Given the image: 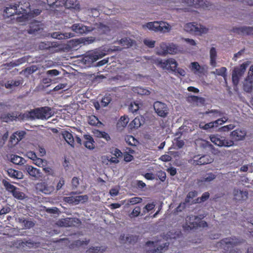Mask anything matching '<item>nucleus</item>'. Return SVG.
I'll use <instances>...</instances> for the list:
<instances>
[{
  "instance_id": "f257e3e1",
  "label": "nucleus",
  "mask_w": 253,
  "mask_h": 253,
  "mask_svg": "<svg viewBox=\"0 0 253 253\" xmlns=\"http://www.w3.org/2000/svg\"><path fill=\"white\" fill-rule=\"evenodd\" d=\"M203 218V217H199L194 215L187 216L185 218V223L182 226L183 230L185 232H189L198 227H207L208 223L202 220Z\"/></svg>"
},
{
  "instance_id": "f03ea898",
  "label": "nucleus",
  "mask_w": 253,
  "mask_h": 253,
  "mask_svg": "<svg viewBox=\"0 0 253 253\" xmlns=\"http://www.w3.org/2000/svg\"><path fill=\"white\" fill-rule=\"evenodd\" d=\"M47 3L50 7L56 8L65 6L68 9L79 10L80 5L78 0H46Z\"/></svg>"
},
{
  "instance_id": "7ed1b4c3",
  "label": "nucleus",
  "mask_w": 253,
  "mask_h": 253,
  "mask_svg": "<svg viewBox=\"0 0 253 253\" xmlns=\"http://www.w3.org/2000/svg\"><path fill=\"white\" fill-rule=\"evenodd\" d=\"M51 109L48 107H44L31 110L28 113V114L26 115V117H28L30 114V116L32 117H36L42 120L50 118L51 116Z\"/></svg>"
},
{
  "instance_id": "20e7f679",
  "label": "nucleus",
  "mask_w": 253,
  "mask_h": 253,
  "mask_svg": "<svg viewBox=\"0 0 253 253\" xmlns=\"http://www.w3.org/2000/svg\"><path fill=\"white\" fill-rule=\"evenodd\" d=\"M143 27L155 31H163L164 32H168L170 29V26L168 23L162 21L149 22Z\"/></svg>"
},
{
  "instance_id": "39448f33",
  "label": "nucleus",
  "mask_w": 253,
  "mask_h": 253,
  "mask_svg": "<svg viewBox=\"0 0 253 253\" xmlns=\"http://www.w3.org/2000/svg\"><path fill=\"white\" fill-rule=\"evenodd\" d=\"M210 140L215 145L220 147H229L234 145V142L233 140L226 139L224 137H222L218 135L213 134L211 135Z\"/></svg>"
},
{
  "instance_id": "423d86ee",
  "label": "nucleus",
  "mask_w": 253,
  "mask_h": 253,
  "mask_svg": "<svg viewBox=\"0 0 253 253\" xmlns=\"http://www.w3.org/2000/svg\"><path fill=\"white\" fill-rule=\"evenodd\" d=\"M178 50L177 46L175 44L162 42L160 44V48L157 52L159 55H165L167 54H173L176 53Z\"/></svg>"
},
{
  "instance_id": "0eeeda50",
  "label": "nucleus",
  "mask_w": 253,
  "mask_h": 253,
  "mask_svg": "<svg viewBox=\"0 0 253 253\" xmlns=\"http://www.w3.org/2000/svg\"><path fill=\"white\" fill-rule=\"evenodd\" d=\"M146 245L148 247H152V249L147 251V253H162L166 250L169 245V243L167 242L158 246V242L153 241H148L146 243Z\"/></svg>"
},
{
  "instance_id": "6e6552de",
  "label": "nucleus",
  "mask_w": 253,
  "mask_h": 253,
  "mask_svg": "<svg viewBox=\"0 0 253 253\" xmlns=\"http://www.w3.org/2000/svg\"><path fill=\"white\" fill-rule=\"evenodd\" d=\"M184 29L187 32L191 34H200L206 33L208 29L206 28H199L195 22H190L186 24L184 26Z\"/></svg>"
},
{
  "instance_id": "1a4fd4ad",
  "label": "nucleus",
  "mask_w": 253,
  "mask_h": 253,
  "mask_svg": "<svg viewBox=\"0 0 253 253\" xmlns=\"http://www.w3.org/2000/svg\"><path fill=\"white\" fill-rule=\"evenodd\" d=\"M200 155L194 156L190 163L193 165H205L212 163L213 159L209 155H204L200 157Z\"/></svg>"
},
{
  "instance_id": "9d476101",
  "label": "nucleus",
  "mask_w": 253,
  "mask_h": 253,
  "mask_svg": "<svg viewBox=\"0 0 253 253\" xmlns=\"http://www.w3.org/2000/svg\"><path fill=\"white\" fill-rule=\"evenodd\" d=\"M154 109L157 115L161 117L165 118L169 114L167 105L162 102L156 101L153 105Z\"/></svg>"
},
{
  "instance_id": "9b49d317",
  "label": "nucleus",
  "mask_w": 253,
  "mask_h": 253,
  "mask_svg": "<svg viewBox=\"0 0 253 253\" xmlns=\"http://www.w3.org/2000/svg\"><path fill=\"white\" fill-rule=\"evenodd\" d=\"M158 65H160L163 69L167 68L172 71H175L178 66L177 62L173 58H169L164 61L162 60L158 61Z\"/></svg>"
},
{
  "instance_id": "f8f14e48",
  "label": "nucleus",
  "mask_w": 253,
  "mask_h": 253,
  "mask_svg": "<svg viewBox=\"0 0 253 253\" xmlns=\"http://www.w3.org/2000/svg\"><path fill=\"white\" fill-rule=\"evenodd\" d=\"M182 2L196 8H208L209 7V2L203 0H182Z\"/></svg>"
},
{
  "instance_id": "ddd939ff",
  "label": "nucleus",
  "mask_w": 253,
  "mask_h": 253,
  "mask_svg": "<svg viewBox=\"0 0 253 253\" xmlns=\"http://www.w3.org/2000/svg\"><path fill=\"white\" fill-rule=\"evenodd\" d=\"M36 188L37 190L47 195L50 194L54 190V187L53 185H49L45 182L38 183L36 185Z\"/></svg>"
},
{
  "instance_id": "4468645a",
  "label": "nucleus",
  "mask_w": 253,
  "mask_h": 253,
  "mask_svg": "<svg viewBox=\"0 0 253 253\" xmlns=\"http://www.w3.org/2000/svg\"><path fill=\"white\" fill-rule=\"evenodd\" d=\"M232 32L242 36H253V27L242 26L240 27H233Z\"/></svg>"
},
{
  "instance_id": "2eb2a0df",
  "label": "nucleus",
  "mask_w": 253,
  "mask_h": 253,
  "mask_svg": "<svg viewBox=\"0 0 253 253\" xmlns=\"http://www.w3.org/2000/svg\"><path fill=\"white\" fill-rule=\"evenodd\" d=\"M41 50H48L50 53H55L58 51V45L55 42H41L39 45Z\"/></svg>"
},
{
  "instance_id": "dca6fc26",
  "label": "nucleus",
  "mask_w": 253,
  "mask_h": 253,
  "mask_svg": "<svg viewBox=\"0 0 253 253\" xmlns=\"http://www.w3.org/2000/svg\"><path fill=\"white\" fill-rule=\"evenodd\" d=\"M246 131L244 129L237 128L231 132L230 137L231 140L235 141L243 140L246 136Z\"/></svg>"
},
{
  "instance_id": "f3484780",
  "label": "nucleus",
  "mask_w": 253,
  "mask_h": 253,
  "mask_svg": "<svg viewBox=\"0 0 253 253\" xmlns=\"http://www.w3.org/2000/svg\"><path fill=\"white\" fill-rule=\"evenodd\" d=\"M20 2L13 3L10 2L7 4L4 12L7 17H9L13 16L14 14L18 13L17 8L19 6Z\"/></svg>"
},
{
  "instance_id": "a211bd4d",
  "label": "nucleus",
  "mask_w": 253,
  "mask_h": 253,
  "mask_svg": "<svg viewBox=\"0 0 253 253\" xmlns=\"http://www.w3.org/2000/svg\"><path fill=\"white\" fill-rule=\"evenodd\" d=\"M87 198L88 197L86 195H82L75 197H65L64 198L63 200L64 202L69 204L77 205L83 201H84L87 200Z\"/></svg>"
},
{
  "instance_id": "6ab92c4d",
  "label": "nucleus",
  "mask_w": 253,
  "mask_h": 253,
  "mask_svg": "<svg viewBox=\"0 0 253 253\" xmlns=\"http://www.w3.org/2000/svg\"><path fill=\"white\" fill-rule=\"evenodd\" d=\"M71 29L73 31L78 35H83L90 31V29L88 27L84 26L81 23L73 24L71 27Z\"/></svg>"
},
{
  "instance_id": "aec40b11",
  "label": "nucleus",
  "mask_w": 253,
  "mask_h": 253,
  "mask_svg": "<svg viewBox=\"0 0 253 253\" xmlns=\"http://www.w3.org/2000/svg\"><path fill=\"white\" fill-rule=\"evenodd\" d=\"M26 134L23 130L17 131L14 132L10 137L9 142L12 145H15L21 140Z\"/></svg>"
},
{
  "instance_id": "412c9836",
  "label": "nucleus",
  "mask_w": 253,
  "mask_h": 253,
  "mask_svg": "<svg viewBox=\"0 0 253 253\" xmlns=\"http://www.w3.org/2000/svg\"><path fill=\"white\" fill-rule=\"evenodd\" d=\"M42 10L39 9H34L31 13L22 14V16L17 17L16 20L19 22H26L28 20L30 16L33 17L37 16L41 14Z\"/></svg>"
},
{
  "instance_id": "4be33fe9",
  "label": "nucleus",
  "mask_w": 253,
  "mask_h": 253,
  "mask_svg": "<svg viewBox=\"0 0 253 253\" xmlns=\"http://www.w3.org/2000/svg\"><path fill=\"white\" fill-rule=\"evenodd\" d=\"M61 225L65 227L76 226L81 223L80 220L77 218H66L61 221Z\"/></svg>"
},
{
  "instance_id": "5701e85b",
  "label": "nucleus",
  "mask_w": 253,
  "mask_h": 253,
  "mask_svg": "<svg viewBox=\"0 0 253 253\" xmlns=\"http://www.w3.org/2000/svg\"><path fill=\"white\" fill-rule=\"evenodd\" d=\"M144 123V117L142 116H137L129 123L128 127L130 129H136L139 127Z\"/></svg>"
},
{
  "instance_id": "b1692460",
  "label": "nucleus",
  "mask_w": 253,
  "mask_h": 253,
  "mask_svg": "<svg viewBox=\"0 0 253 253\" xmlns=\"http://www.w3.org/2000/svg\"><path fill=\"white\" fill-rule=\"evenodd\" d=\"M233 195L235 199L236 200H244L247 199L248 192L246 191H243L238 188H235L233 190Z\"/></svg>"
},
{
  "instance_id": "393cba45",
  "label": "nucleus",
  "mask_w": 253,
  "mask_h": 253,
  "mask_svg": "<svg viewBox=\"0 0 253 253\" xmlns=\"http://www.w3.org/2000/svg\"><path fill=\"white\" fill-rule=\"evenodd\" d=\"M0 118L2 122L8 123L15 120L18 116L16 112L4 113L1 115Z\"/></svg>"
},
{
  "instance_id": "a878e982",
  "label": "nucleus",
  "mask_w": 253,
  "mask_h": 253,
  "mask_svg": "<svg viewBox=\"0 0 253 253\" xmlns=\"http://www.w3.org/2000/svg\"><path fill=\"white\" fill-rule=\"evenodd\" d=\"M62 135L66 142L71 146L74 147L75 141L73 135L68 131H64L62 133Z\"/></svg>"
},
{
  "instance_id": "bb28decb",
  "label": "nucleus",
  "mask_w": 253,
  "mask_h": 253,
  "mask_svg": "<svg viewBox=\"0 0 253 253\" xmlns=\"http://www.w3.org/2000/svg\"><path fill=\"white\" fill-rule=\"evenodd\" d=\"M84 146L88 149L92 150L94 148V141L93 138L89 135H85L84 136Z\"/></svg>"
},
{
  "instance_id": "cd10ccee",
  "label": "nucleus",
  "mask_w": 253,
  "mask_h": 253,
  "mask_svg": "<svg viewBox=\"0 0 253 253\" xmlns=\"http://www.w3.org/2000/svg\"><path fill=\"white\" fill-rule=\"evenodd\" d=\"M119 43L124 48H127L132 46L135 43V42L134 40H131L130 38H124L121 39Z\"/></svg>"
},
{
  "instance_id": "c85d7f7f",
  "label": "nucleus",
  "mask_w": 253,
  "mask_h": 253,
  "mask_svg": "<svg viewBox=\"0 0 253 253\" xmlns=\"http://www.w3.org/2000/svg\"><path fill=\"white\" fill-rule=\"evenodd\" d=\"M253 79L247 76L243 84L244 90L247 92H251L253 89Z\"/></svg>"
},
{
  "instance_id": "c756f323",
  "label": "nucleus",
  "mask_w": 253,
  "mask_h": 253,
  "mask_svg": "<svg viewBox=\"0 0 253 253\" xmlns=\"http://www.w3.org/2000/svg\"><path fill=\"white\" fill-rule=\"evenodd\" d=\"M142 106V104L138 101L131 102L128 106L129 112L133 114H137L139 109Z\"/></svg>"
},
{
  "instance_id": "7c9ffc66",
  "label": "nucleus",
  "mask_w": 253,
  "mask_h": 253,
  "mask_svg": "<svg viewBox=\"0 0 253 253\" xmlns=\"http://www.w3.org/2000/svg\"><path fill=\"white\" fill-rule=\"evenodd\" d=\"M120 240L124 243L128 242L129 244H133L137 241V238L133 235H128L126 237L125 234H122L120 237Z\"/></svg>"
},
{
  "instance_id": "2f4dec72",
  "label": "nucleus",
  "mask_w": 253,
  "mask_h": 253,
  "mask_svg": "<svg viewBox=\"0 0 253 253\" xmlns=\"http://www.w3.org/2000/svg\"><path fill=\"white\" fill-rule=\"evenodd\" d=\"M191 70L194 71L195 74H204L205 68L201 66L197 62L191 63Z\"/></svg>"
},
{
  "instance_id": "473e14b6",
  "label": "nucleus",
  "mask_w": 253,
  "mask_h": 253,
  "mask_svg": "<svg viewBox=\"0 0 253 253\" xmlns=\"http://www.w3.org/2000/svg\"><path fill=\"white\" fill-rule=\"evenodd\" d=\"M210 64L212 67H214L216 66V59L217 57V52L214 47H211L210 49Z\"/></svg>"
},
{
  "instance_id": "72a5a7b5",
  "label": "nucleus",
  "mask_w": 253,
  "mask_h": 253,
  "mask_svg": "<svg viewBox=\"0 0 253 253\" xmlns=\"http://www.w3.org/2000/svg\"><path fill=\"white\" fill-rule=\"evenodd\" d=\"M9 176L11 178L20 179L22 178V173L21 172L12 169H8L7 170Z\"/></svg>"
},
{
  "instance_id": "f704fd0d",
  "label": "nucleus",
  "mask_w": 253,
  "mask_h": 253,
  "mask_svg": "<svg viewBox=\"0 0 253 253\" xmlns=\"http://www.w3.org/2000/svg\"><path fill=\"white\" fill-rule=\"evenodd\" d=\"M132 90L135 93L141 95H148L150 94V91L148 89L140 86L134 87Z\"/></svg>"
},
{
  "instance_id": "c9c22d12",
  "label": "nucleus",
  "mask_w": 253,
  "mask_h": 253,
  "mask_svg": "<svg viewBox=\"0 0 253 253\" xmlns=\"http://www.w3.org/2000/svg\"><path fill=\"white\" fill-rule=\"evenodd\" d=\"M129 122V118L127 116H122L117 124L118 128L122 129L125 127Z\"/></svg>"
},
{
  "instance_id": "e433bc0d",
  "label": "nucleus",
  "mask_w": 253,
  "mask_h": 253,
  "mask_svg": "<svg viewBox=\"0 0 253 253\" xmlns=\"http://www.w3.org/2000/svg\"><path fill=\"white\" fill-rule=\"evenodd\" d=\"M26 169L28 173L32 176L38 177L40 175V170L32 166H27Z\"/></svg>"
},
{
  "instance_id": "4c0bfd02",
  "label": "nucleus",
  "mask_w": 253,
  "mask_h": 253,
  "mask_svg": "<svg viewBox=\"0 0 253 253\" xmlns=\"http://www.w3.org/2000/svg\"><path fill=\"white\" fill-rule=\"evenodd\" d=\"M2 183L4 186L5 189L9 192L11 193L12 194L14 192L15 190H16V186H14L13 185L10 184L8 181L7 180L3 179L2 181Z\"/></svg>"
},
{
  "instance_id": "58836bf2",
  "label": "nucleus",
  "mask_w": 253,
  "mask_h": 253,
  "mask_svg": "<svg viewBox=\"0 0 253 253\" xmlns=\"http://www.w3.org/2000/svg\"><path fill=\"white\" fill-rule=\"evenodd\" d=\"M34 164L38 166L39 167L43 168V169L44 171H47V169L46 168V166L47 165L46 161L43 160L41 158H37L34 161Z\"/></svg>"
},
{
  "instance_id": "ea45409f",
  "label": "nucleus",
  "mask_w": 253,
  "mask_h": 253,
  "mask_svg": "<svg viewBox=\"0 0 253 253\" xmlns=\"http://www.w3.org/2000/svg\"><path fill=\"white\" fill-rule=\"evenodd\" d=\"M11 162L15 165H22L25 163V160L20 156L13 155L11 158Z\"/></svg>"
},
{
  "instance_id": "a19ab883",
  "label": "nucleus",
  "mask_w": 253,
  "mask_h": 253,
  "mask_svg": "<svg viewBox=\"0 0 253 253\" xmlns=\"http://www.w3.org/2000/svg\"><path fill=\"white\" fill-rule=\"evenodd\" d=\"M205 114H212V117L213 118H215L218 117H222L224 116L225 113L223 112H221L216 109H212L211 110H209L206 111L205 113Z\"/></svg>"
},
{
  "instance_id": "79ce46f5",
  "label": "nucleus",
  "mask_w": 253,
  "mask_h": 253,
  "mask_svg": "<svg viewBox=\"0 0 253 253\" xmlns=\"http://www.w3.org/2000/svg\"><path fill=\"white\" fill-rule=\"evenodd\" d=\"M89 240H85V241H81L80 240H77L75 241L73 243L70 245V248H74L76 247H79L84 245H87L89 243Z\"/></svg>"
},
{
  "instance_id": "37998d69",
  "label": "nucleus",
  "mask_w": 253,
  "mask_h": 253,
  "mask_svg": "<svg viewBox=\"0 0 253 253\" xmlns=\"http://www.w3.org/2000/svg\"><path fill=\"white\" fill-rule=\"evenodd\" d=\"M12 195L15 198L20 200H23L26 197L25 194L21 191L18 188H16V190L13 193Z\"/></svg>"
},
{
  "instance_id": "c03bdc74",
  "label": "nucleus",
  "mask_w": 253,
  "mask_h": 253,
  "mask_svg": "<svg viewBox=\"0 0 253 253\" xmlns=\"http://www.w3.org/2000/svg\"><path fill=\"white\" fill-rule=\"evenodd\" d=\"M107 248L106 247H91L87 251L89 253H103L104 252Z\"/></svg>"
},
{
  "instance_id": "a18cd8bd",
  "label": "nucleus",
  "mask_w": 253,
  "mask_h": 253,
  "mask_svg": "<svg viewBox=\"0 0 253 253\" xmlns=\"http://www.w3.org/2000/svg\"><path fill=\"white\" fill-rule=\"evenodd\" d=\"M216 176L212 172L208 173L201 177L200 181L202 182H211L215 178Z\"/></svg>"
},
{
  "instance_id": "49530a36",
  "label": "nucleus",
  "mask_w": 253,
  "mask_h": 253,
  "mask_svg": "<svg viewBox=\"0 0 253 253\" xmlns=\"http://www.w3.org/2000/svg\"><path fill=\"white\" fill-rule=\"evenodd\" d=\"M246 68L247 65L245 64H242L241 65L240 68H235L233 72L236 73V74L241 77L243 76L244 72H245Z\"/></svg>"
},
{
  "instance_id": "de8ad7c7",
  "label": "nucleus",
  "mask_w": 253,
  "mask_h": 253,
  "mask_svg": "<svg viewBox=\"0 0 253 253\" xmlns=\"http://www.w3.org/2000/svg\"><path fill=\"white\" fill-rule=\"evenodd\" d=\"M228 120V118L227 116H223L214 121H212L214 127H217L219 125H222L225 123Z\"/></svg>"
},
{
  "instance_id": "09e8293b",
  "label": "nucleus",
  "mask_w": 253,
  "mask_h": 253,
  "mask_svg": "<svg viewBox=\"0 0 253 253\" xmlns=\"http://www.w3.org/2000/svg\"><path fill=\"white\" fill-rule=\"evenodd\" d=\"M187 100L190 102H197L198 101L201 103H204L205 99L202 97H199L195 95L189 96L187 98Z\"/></svg>"
},
{
  "instance_id": "8fccbe9b",
  "label": "nucleus",
  "mask_w": 253,
  "mask_h": 253,
  "mask_svg": "<svg viewBox=\"0 0 253 253\" xmlns=\"http://www.w3.org/2000/svg\"><path fill=\"white\" fill-rule=\"evenodd\" d=\"M199 126L201 129L206 130H208L213 128L214 127V126L212 123V122H211L207 123V124H205L203 122H201L199 124Z\"/></svg>"
},
{
  "instance_id": "3c124183",
  "label": "nucleus",
  "mask_w": 253,
  "mask_h": 253,
  "mask_svg": "<svg viewBox=\"0 0 253 253\" xmlns=\"http://www.w3.org/2000/svg\"><path fill=\"white\" fill-rule=\"evenodd\" d=\"M126 142L130 146H136L137 142L136 139L132 135H127L125 138Z\"/></svg>"
},
{
  "instance_id": "603ef678",
  "label": "nucleus",
  "mask_w": 253,
  "mask_h": 253,
  "mask_svg": "<svg viewBox=\"0 0 253 253\" xmlns=\"http://www.w3.org/2000/svg\"><path fill=\"white\" fill-rule=\"evenodd\" d=\"M9 135L8 131H6L3 134L0 133V148L2 147L5 143Z\"/></svg>"
},
{
  "instance_id": "864d4df0",
  "label": "nucleus",
  "mask_w": 253,
  "mask_h": 253,
  "mask_svg": "<svg viewBox=\"0 0 253 253\" xmlns=\"http://www.w3.org/2000/svg\"><path fill=\"white\" fill-rule=\"evenodd\" d=\"M227 69L224 67H222L219 69H216L214 74L218 76H221L224 78L226 76Z\"/></svg>"
},
{
  "instance_id": "5fc2aeb1",
  "label": "nucleus",
  "mask_w": 253,
  "mask_h": 253,
  "mask_svg": "<svg viewBox=\"0 0 253 253\" xmlns=\"http://www.w3.org/2000/svg\"><path fill=\"white\" fill-rule=\"evenodd\" d=\"M111 100L112 98L110 95H105L102 98L101 101V104L102 106L106 107L110 103Z\"/></svg>"
},
{
  "instance_id": "6e6d98bb",
  "label": "nucleus",
  "mask_w": 253,
  "mask_h": 253,
  "mask_svg": "<svg viewBox=\"0 0 253 253\" xmlns=\"http://www.w3.org/2000/svg\"><path fill=\"white\" fill-rule=\"evenodd\" d=\"M88 124L92 126H97L100 121L95 116L92 115L88 118Z\"/></svg>"
},
{
  "instance_id": "4d7b16f0",
  "label": "nucleus",
  "mask_w": 253,
  "mask_h": 253,
  "mask_svg": "<svg viewBox=\"0 0 253 253\" xmlns=\"http://www.w3.org/2000/svg\"><path fill=\"white\" fill-rule=\"evenodd\" d=\"M96 134L98 137L103 138L106 141H109L111 139L110 135L105 131H97Z\"/></svg>"
},
{
  "instance_id": "13d9d810",
  "label": "nucleus",
  "mask_w": 253,
  "mask_h": 253,
  "mask_svg": "<svg viewBox=\"0 0 253 253\" xmlns=\"http://www.w3.org/2000/svg\"><path fill=\"white\" fill-rule=\"evenodd\" d=\"M235 127V126L234 124H229L228 125L220 127L219 128V131L220 132H227L234 129Z\"/></svg>"
},
{
  "instance_id": "bf43d9fd",
  "label": "nucleus",
  "mask_w": 253,
  "mask_h": 253,
  "mask_svg": "<svg viewBox=\"0 0 253 253\" xmlns=\"http://www.w3.org/2000/svg\"><path fill=\"white\" fill-rule=\"evenodd\" d=\"M157 176L162 182H164L166 179V173L162 170L158 171L156 173Z\"/></svg>"
},
{
  "instance_id": "052dcab7",
  "label": "nucleus",
  "mask_w": 253,
  "mask_h": 253,
  "mask_svg": "<svg viewBox=\"0 0 253 253\" xmlns=\"http://www.w3.org/2000/svg\"><path fill=\"white\" fill-rule=\"evenodd\" d=\"M141 211V208L139 206L135 207L130 213V217H135L138 216Z\"/></svg>"
},
{
  "instance_id": "680f3d73",
  "label": "nucleus",
  "mask_w": 253,
  "mask_h": 253,
  "mask_svg": "<svg viewBox=\"0 0 253 253\" xmlns=\"http://www.w3.org/2000/svg\"><path fill=\"white\" fill-rule=\"evenodd\" d=\"M22 223L24 224L25 228L27 229L32 228L35 225V223L32 220L24 219L22 221Z\"/></svg>"
},
{
  "instance_id": "e2e57ef3",
  "label": "nucleus",
  "mask_w": 253,
  "mask_h": 253,
  "mask_svg": "<svg viewBox=\"0 0 253 253\" xmlns=\"http://www.w3.org/2000/svg\"><path fill=\"white\" fill-rule=\"evenodd\" d=\"M142 199L141 198L139 197H135L130 198L128 200V202L131 205H134L136 204L140 203L141 202H142Z\"/></svg>"
},
{
  "instance_id": "0e129e2a",
  "label": "nucleus",
  "mask_w": 253,
  "mask_h": 253,
  "mask_svg": "<svg viewBox=\"0 0 253 253\" xmlns=\"http://www.w3.org/2000/svg\"><path fill=\"white\" fill-rule=\"evenodd\" d=\"M209 197H210L209 193L208 192H205L202 194V195L201 197L198 198L197 199V202H199V203L204 202L206 201V200H207L209 198Z\"/></svg>"
},
{
  "instance_id": "69168bd1",
  "label": "nucleus",
  "mask_w": 253,
  "mask_h": 253,
  "mask_svg": "<svg viewBox=\"0 0 253 253\" xmlns=\"http://www.w3.org/2000/svg\"><path fill=\"white\" fill-rule=\"evenodd\" d=\"M111 153L115 157H116L118 159L119 157H121L122 156V152L118 148H115L113 149L111 151Z\"/></svg>"
},
{
  "instance_id": "338daca9",
  "label": "nucleus",
  "mask_w": 253,
  "mask_h": 253,
  "mask_svg": "<svg viewBox=\"0 0 253 253\" xmlns=\"http://www.w3.org/2000/svg\"><path fill=\"white\" fill-rule=\"evenodd\" d=\"M40 29L39 25H37L36 27L34 28V24L32 23L30 26V29L28 30V33L32 34L35 33L36 32H38Z\"/></svg>"
},
{
  "instance_id": "774afa93",
  "label": "nucleus",
  "mask_w": 253,
  "mask_h": 253,
  "mask_svg": "<svg viewBox=\"0 0 253 253\" xmlns=\"http://www.w3.org/2000/svg\"><path fill=\"white\" fill-rule=\"evenodd\" d=\"M144 43L149 47L153 48L155 46V41L145 39L144 40Z\"/></svg>"
}]
</instances>
